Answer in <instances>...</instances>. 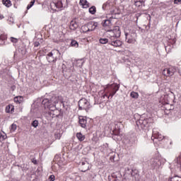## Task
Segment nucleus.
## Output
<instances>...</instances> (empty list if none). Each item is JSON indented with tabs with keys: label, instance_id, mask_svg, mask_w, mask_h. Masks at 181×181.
Segmentation results:
<instances>
[{
	"label": "nucleus",
	"instance_id": "nucleus-16",
	"mask_svg": "<svg viewBox=\"0 0 181 181\" xmlns=\"http://www.w3.org/2000/svg\"><path fill=\"white\" fill-rule=\"evenodd\" d=\"M124 176H126V177H128V176L132 177V176H134V170L129 168H126L124 170Z\"/></svg>",
	"mask_w": 181,
	"mask_h": 181
},
{
	"label": "nucleus",
	"instance_id": "nucleus-11",
	"mask_svg": "<svg viewBox=\"0 0 181 181\" xmlns=\"http://www.w3.org/2000/svg\"><path fill=\"white\" fill-rule=\"evenodd\" d=\"M88 30L89 32H93V30H95L97 26H98V23L90 21L87 23Z\"/></svg>",
	"mask_w": 181,
	"mask_h": 181
},
{
	"label": "nucleus",
	"instance_id": "nucleus-22",
	"mask_svg": "<svg viewBox=\"0 0 181 181\" xmlns=\"http://www.w3.org/2000/svg\"><path fill=\"white\" fill-rule=\"evenodd\" d=\"M52 5L56 6L58 9H62V8H63V2H62V1H59L57 3H52Z\"/></svg>",
	"mask_w": 181,
	"mask_h": 181
},
{
	"label": "nucleus",
	"instance_id": "nucleus-21",
	"mask_svg": "<svg viewBox=\"0 0 181 181\" xmlns=\"http://www.w3.org/2000/svg\"><path fill=\"white\" fill-rule=\"evenodd\" d=\"M7 37L5 34H2L0 32V45H5V40H6Z\"/></svg>",
	"mask_w": 181,
	"mask_h": 181
},
{
	"label": "nucleus",
	"instance_id": "nucleus-8",
	"mask_svg": "<svg viewBox=\"0 0 181 181\" xmlns=\"http://www.w3.org/2000/svg\"><path fill=\"white\" fill-rule=\"evenodd\" d=\"M165 136L158 132L156 129H153V135L151 136V139L154 144H158V142L163 141Z\"/></svg>",
	"mask_w": 181,
	"mask_h": 181
},
{
	"label": "nucleus",
	"instance_id": "nucleus-26",
	"mask_svg": "<svg viewBox=\"0 0 181 181\" xmlns=\"http://www.w3.org/2000/svg\"><path fill=\"white\" fill-rule=\"evenodd\" d=\"M2 3L4 6H6V8L12 6V3L11 2V0H3Z\"/></svg>",
	"mask_w": 181,
	"mask_h": 181
},
{
	"label": "nucleus",
	"instance_id": "nucleus-10",
	"mask_svg": "<svg viewBox=\"0 0 181 181\" xmlns=\"http://www.w3.org/2000/svg\"><path fill=\"white\" fill-rule=\"evenodd\" d=\"M107 32H111L113 35L110 37L118 38L121 36V30L119 26H116L113 30H107Z\"/></svg>",
	"mask_w": 181,
	"mask_h": 181
},
{
	"label": "nucleus",
	"instance_id": "nucleus-53",
	"mask_svg": "<svg viewBox=\"0 0 181 181\" xmlns=\"http://www.w3.org/2000/svg\"><path fill=\"white\" fill-rule=\"evenodd\" d=\"M4 18H5L4 15L0 14V21H1V19H4Z\"/></svg>",
	"mask_w": 181,
	"mask_h": 181
},
{
	"label": "nucleus",
	"instance_id": "nucleus-36",
	"mask_svg": "<svg viewBox=\"0 0 181 181\" xmlns=\"http://www.w3.org/2000/svg\"><path fill=\"white\" fill-rule=\"evenodd\" d=\"M170 107H172V105L167 104L164 108H165V114H168V111H170L172 110V108H170Z\"/></svg>",
	"mask_w": 181,
	"mask_h": 181
},
{
	"label": "nucleus",
	"instance_id": "nucleus-40",
	"mask_svg": "<svg viewBox=\"0 0 181 181\" xmlns=\"http://www.w3.org/2000/svg\"><path fill=\"white\" fill-rule=\"evenodd\" d=\"M167 73L168 74V77H172V76H173V73L172 72L170 68H167Z\"/></svg>",
	"mask_w": 181,
	"mask_h": 181
},
{
	"label": "nucleus",
	"instance_id": "nucleus-23",
	"mask_svg": "<svg viewBox=\"0 0 181 181\" xmlns=\"http://www.w3.org/2000/svg\"><path fill=\"white\" fill-rule=\"evenodd\" d=\"M99 43L101 45H107V43H108V45H110V40H108V38H100Z\"/></svg>",
	"mask_w": 181,
	"mask_h": 181
},
{
	"label": "nucleus",
	"instance_id": "nucleus-38",
	"mask_svg": "<svg viewBox=\"0 0 181 181\" xmlns=\"http://www.w3.org/2000/svg\"><path fill=\"white\" fill-rule=\"evenodd\" d=\"M32 127H33L34 128H37L38 125H39V121L37 120H34L32 123H31Z\"/></svg>",
	"mask_w": 181,
	"mask_h": 181
},
{
	"label": "nucleus",
	"instance_id": "nucleus-37",
	"mask_svg": "<svg viewBox=\"0 0 181 181\" xmlns=\"http://www.w3.org/2000/svg\"><path fill=\"white\" fill-rule=\"evenodd\" d=\"M14 101H15V103H18V104H21V103L22 102V97H21V96L15 97Z\"/></svg>",
	"mask_w": 181,
	"mask_h": 181
},
{
	"label": "nucleus",
	"instance_id": "nucleus-18",
	"mask_svg": "<svg viewBox=\"0 0 181 181\" xmlns=\"http://www.w3.org/2000/svg\"><path fill=\"white\" fill-rule=\"evenodd\" d=\"M69 28H70L71 30H76V29H77L78 28V24L75 21H72L70 23Z\"/></svg>",
	"mask_w": 181,
	"mask_h": 181
},
{
	"label": "nucleus",
	"instance_id": "nucleus-35",
	"mask_svg": "<svg viewBox=\"0 0 181 181\" xmlns=\"http://www.w3.org/2000/svg\"><path fill=\"white\" fill-rule=\"evenodd\" d=\"M170 69H171L173 74H175L176 71H179V68L177 66H170Z\"/></svg>",
	"mask_w": 181,
	"mask_h": 181
},
{
	"label": "nucleus",
	"instance_id": "nucleus-56",
	"mask_svg": "<svg viewBox=\"0 0 181 181\" xmlns=\"http://www.w3.org/2000/svg\"><path fill=\"white\" fill-rule=\"evenodd\" d=\"M172 16H175V14H173Z\"/></svg>",
	"mask_w": 181,
	"mask_h": 181
},
{
	"label": "nucleus",
	"instance_id": "nucleus-44",
	"mask_svg": "<svg viewBox=\"0 0 181 181\" xmlns=\"http://www.w3.org/2000/svg\"><path fill=\"white\" fill-rule=\"evenodd\" d=\"M19 52H20L22 54H26V49H19Z\"/></svg>",
	"mask_w": 181,
	"mask_h": 181
},
{
	"label": "nucleus",
	"instance_id": "nucleus-55",
	"mask_svg": "<svg viewBox=\"0 0 181 181\" xmlns=\"http://www.w3.org/2000/svg\"><path fill=\"white\" fill-rule=\"evenodd\" d=\"M168 15H170V13L168 12Z\"/></svg>",
	"mask_w": 181,
	"mask_h": 181
},
{
	"label": "nucleus",
	"instance_id": "nucleus-29",
	"mask_svg": "<svg viewBox=\"0 0 181 181\" xmlns=\"http://www.w3.org/2000/svg\"><path fill=\"white\" fill-rule=\"evenodd\" d=\"M7 138L6 134L0 133V142H4L5 139Z\"/></svg>",
	"mask_w": 181,
	"mask_h": 181
},
{
	"label": "nucleus",
	"instance_id": "nucleus-47",
	"mask_svg": "<svg viewBox=\"0 0 181 181\" xmlns=\"http://www.w3.org/2000/svg\"><path fill=\"white\" fill-rule=\"evenodd\" d=\"M32 163H34V165H37V160H36L35 158L32 159Z\"/></svg>",
	"mask_w": 181,
	"mask_h": 181
},
{
	"label": "nucleus",
	"instance_id": "nucleus-49",
	"mask_svg": "<svg viewBox=\"0 0 181 181\" xmlns=\"http://www.w3.org/2000/svg\"><path fill=\"white\" fill-rule=\"evenodd\" d=\"M30 5H31V6H33V5H35V0H32V1L30 2Z\"/></svg>",
	"mask_w": 181,
	"mask_h": 181
},
{
	"label": "nucleus",
	"instance_id": "nucleus-13",
	"mask_svg": "<svg viewBox=\"0 0 181 181\" xmlns=\"http://www.w3.org/2000/svg\"><path fill=\"white\" fill-rule=\"evenodd\" d=\"M81 172H87L90 169V163L86 160L81 162Z\"/></svg>",
	"mask_w": 181,
	"mask_h": 181
},
{
	"label": "nucleus",
	"instance_id": "nucleus-43",
	"mask_svg": "<svg viewBox=\"0 0 181 181\" xmlns=\"http://www.w3.org/2000/svg\"><path fill=\"white\" fill-rule=\"evenodd\" d=\"M56 179V177L54 176V175H52L49 177V181H54Z\"/></svg>",
	"mask_w": 181,
	"mask_h": 181
},
{
	"label": "nucleus",
	"instance_id": "nucleus-30",
	"mask_svg": "<svg viewBox=\"0 0 181 181\" xmlns=\"http://www.w3.org/2000/svg\"><path fill=\"white\" fill-rule=\"evenodd\" d=\"M136 137H132V138H131L128 141H127V144H129V145H134V144H135V142H136Z\"/></svg>",
	"mask_w": 181,
	"mask_h": 181
},
{
	"label": "nucleus",
	"instance_id": "nucleus-41",
	"mask_svg": "<svg viewBox=\"0 0 181 181\" xmlns=\"http://www.w3.org/2000/svg\"><path fill=\"white\" fill-rule=\"evenodd\" d=\"M163 76H165L166 77H168V68H165L163 70Z\"/></svg>",
	"mask_w": 181,
	"mask_h": 181
},
{
	"label": "nucleus",
	"instance_id": "nucleus-32",
	"mask_svg": "<svg viewBox=\"0 0 181 181\" xmlns=\"http://www.w3.org/2000/svg\"><path fill=\"white\" fill-rule=\"evenodd\" d=\"M81 30L83 33H87L88 32H90V30H88V27L87 24L81 27Z\"/></svg>",
	"mask_w": 181,
	"mask_h": 181
},
{
	"label": "nucleus",
	"instance_id": "nucleus-5",
	"mask_svg": "<svg viewBox=\"0 0 181 181\" xmlns=\"http://www.w3.org/2000/svg\"><path fill=\"white\" fill-rule=\"evenodd\" d=\"M78 105V110L80 111L85 110L86 112H88L90 108H91V104L90 103V101L84 98L79 100Z\"/></svg>",
	"mask_w": 181,
	"mask_h": 181
},
{
	"label": "nucleus",
	"instance_id": "nucleus-20",
	"mask_svg": "<svg viewBox=\"0 0 181 181\" xmlns=\"http://www.w3.org/2000/svg\"><path fill=\"white\" fill-rule=\"evenodd\" d=\"M80 5L83 6V8H87L90 7V3L87 1V0H80Z\"/></svg>",
	"mask_w": 181,
	"mask_h": 181
},
{
	"label": "nucleus",
	"instance_id": "nucleus-24",
	"mask_svg": "<svg viewBox=\"0 0 181 181\" xmlns=\"http://www.w3.org/2000/svg\"><path fill=\"white\" fill-rule=\"evenodd\" d=\"M84 59H78L76 60V66L81 68L83 67V64H84Z\"/></svg>",
	"mask_w": 181,
	"mask_h": 181
},
{
	"label": "nucleus",
	"instance_id": "nucleus-34",
	"mask_svg": "<svg viewBox=\"0 0 181 181\" xmlns=\"http://www.w3.org/2000/svg\"><path fill=\"white\" fill-rule=\"evenodd\" d=\"M130 97H132V98H138V97H139V94H138L136 92L132 91L130 93Z\"/></svg>",
	"mask_w": 181,
	"mask_h": 181
},
{
	"label": "nucleus",
	"instance_id": "nucleus-15",
	"mask_svg": "<svg viewBox=\"0 0 181 181\" xmlns=\"http://www.w3.org/2000/svg\"><path fill=\"white\" fill-rule=\"evenodd\" d=\"M133 4L137 8H141L142 6H145V1L144 0H133Z\"/></svg>",
	"mask_w": 181,
	"mask_h": 181
},
{
	"label": "nucleus",
	"instance_id": "nucleus-17",
	"mask_svg": "<svg viewBox=\"0 0 181 181\" xmlns=\"http://www.w3.org/2000/svg\"><path fill=\"white\" fill-rule=\"evenodd\" d=\"M57 109L55 107L54 110H49L47 114L51 118L59 117V115L56 114Z\"/></svg>",
	"mask_w": 181,
	"mask_h": 181
},
{
	"label": "nucleus",
	"instance_id": "nucleus-48",
	"mask_svg": "<svg viewBox=\"0 0 181 181\" xmlns=\"http://www.w3.org/2000/svg\"><path fill=\"white\" fill-rule=\"evenodd\" d=\"M174 4H181V0H174Z\"/></svg>",
	"mask_w": 181,
	"mask_h": 181
},
{
	"label": "nucleus",
	"instance_id": "nucleus-2",
	"mask_svg": "<svg viewBox=\"0 0 181 181\" xmlns=\"http://www.w3.org/2000/svg\"><path fill=\"white\" fill-rule=\"evenodd\" d=\"M124 35L127 43L134 44L136 42V30L133 28L124 29Z\"/></svg>",
	"mask_w": 181,
	"mask_h": 181
},
{
	"label": "nucleus",
	"instance_id": "nucleus-14",
	"mask_svg": "<svg viewBox=\"0 0 181 181\" xmlns=\"http://www.w3.org/2000/svg\"><path fill=\"white\" fill-rule=\"evenodd\" d=\"M79 125L81 127V128H86L87 127V117L80 116Z\"/></svg>",
	"mask_w": 181,
	"mask_h": 181
},
{
	"label": "nucleus",
	"instance_id": "nucleus-28",
	"mask_svg": "<svg viewBox=\"0 0 181 181\" xmlns=\"http://www.w3.org/2000/svg\"><path fill=\"white\" fill-rule=\"evenodd\" d=\"M95 12H97V8H95V6H91L89 8V13L91 15H95Z\"/></svg>",
	"mask_w": 181,
	"mask_h": 181
},
{
	"label": "nucleus",
	"instance_id": "nucleus-7",
	"mask_svg": "<svg viewBox=\"0 0 181 181\" xmlns=\"http://www.w3.org/2000/svg\"><path fill=\"white\" fill-rule=\"evenodd\" d=\"M60 56V52L57 49H54L47 54V59L49 63H56L57 58Z\"/></svg>",
	"mask_w": 181,
	"mask_h": 181
},
{
	"label": "nucleus",
	"instance_id": "nucleus-52",
	"mask_svg": "<svg viewBox=\"0 0 181 181\" xmlns=\"http://www.w3.org/2000/svg\"><path fill=\"white\" fill-rule=\"evenodd\" d=\"M30 8H32V5L28 4V5L27 6V9L29 10V9H30Z\"/></svg>",
	"mask_w": 181,
	"mask_h": 181
},
{
	"label": "nucleus",
	"instance_id": "nucleus-25",
	"mask_svg": "<svg viewBox=\"0 0 181 181\" xmlns=\"http://www.w3.org/2000/svg\"><path fill=\"white\" fill-rule=\"evenodd\" d=\"M76 138H78V141L81 142L86 139V136L83 135L81 132L76 134Z\"/></svg>",
	"mask_w": 181,
	"mask_h": 181
},
{
	"label": "nucleus",
	"instance_id": "nucleus-33",
	"mask_svg": "<svg viewBox=\"0 0 181 181\" xmlns=\"http://www.w3.org/2000/svg\"><path fill=\"white\" fill-rule=\"evenodd\" d=\"M103 11H107L110 8V3L108 1H107L106 3H105L103 5Z\"/></svg>",
	"mask_w": 181,
	"mask_h": 181
},
{
	"label": "nucleus",
	"instance_id": "nucleus-51",
	"mask_svg": "<svg viewBox=\"0 0 181 181\" xmlns=\"http://www.w3.org/2000/svg\"><path fill=\"white\" fill-rule=\"evenodd\" d=\"M64 67H66V65L63 64L62 65V73H64V71H66V70L64 69Z\"/></svg>",
	"mask_w": 181,
	"mask_h": 181
},
{
	"label": "nucleus",
	"instance_id": "nucleus-54",
	"mask_svg": "<svg viewBox=\"0 0 181 181\" xmlns=\"http://www.w3.org/2000/svg\"><path fill=\"white\" fill-rule=\"evenodd\" d=\"M115 136H117V135L113 136V138H115Z\"/></svg>",
	"mask_w": 181,
	"mask_h": 181
},
{
	"label": "nucleus",
	"instance_id": "nucleus-3",
	"mask_svg": "<svg viewBox=\"0 0 181 181\" xmlns=\"http://www.w3.org/2000/svg\"><path fill=\"white\" fill-rule=\"evenodd\" d=\"M119 90V84L117 83H112L107 85L106 88H105V93L109 94L108 98L111 97L112 98L115 94H117V91Z\"/></svg>",
	"mask_w": 181,
	"mask_h": 181
},
{
	"label": "nucleus",
	"instance_id": "nucleus-1",
	"mask_svg": "<svg viewBox=\"0 0 181 181\" xmlns=\"http://www.w3.org/2000/svg\"><path fill=\"white\" fill-rule=\"evenodd\" d=\"M59 103L64 107V103H63V98L57 95H53L52 96L45 98L42 101V105L45 110H49V111H54L56 110V104Z\"/></svg>",
	"mask_w": 181,
	"mask_h": 181
},
{
	"label": "nucleus",
	"instance_id": "nucleus-9",
	"mask_svg": "<svg viewBox=\"0 0 181 181\" xmlns=\"http://www.w3.org/2000/svg\"><path fill=\"white\" fill-rule=\"evenodd\" d=\"M109 45L113 46V47H121L122 46V41L114 37H110Z\"/></svg>",
	"mask_w": 181,
	"mask_h": 181
},
{
	"label": "nucleus",
	"instance_id": "nucleus-39",
	"mask_svg": "<svg viewBox=\"0 0 181 181\" xmlns=\"http://www.w3.org/2000/svg\"><path fill=\"white\" fill-rule=\"evenodd\" d=\"M172 49H173V45H168L165 46V50L166 52H170V50H172Z\"/></svg>",
	"mask_w": 181,
	"mask_h": 181
},
{
	"label": "nucleus",
	"instance_id": "nucleus-50",
	"mask_svg": "<svg viewBox=\"0 0 181 181\" xmlns=\"http://www.w3.org/2000/svg\"><path fill=\"white\" fill-rule=\"evenodd\" d=\"M105 97H107V98L110 97V95H108V93H106L105 95H103V98H105Z\"/></svg>",
	"mask_w": 181,
	"mask_h": 181
},
{
	"label": "nucleus",
	"instance_id": "nucleus-31",
	"mask_svg": "<svg viewBox=\"0 0 181 181\" xmlns=\"http://www.w3.org/2000/svg\"><path fill=\"white\" fill-rule=\"evenodd\" d=\"M168 181H181V177L176 175L174 177H170Z\"/></svg>",
	"mask_w": 181,
	"mask_h": 181
},
{
	"label": "nucleus",
	"instance_id": "nucleus-46",
	"mask_svg": "<svg viewBox=\"0 0 181 181\" xmlns=\"http://www.w3.org/2000/svg\"><path fill=\"white\" fill-rule=\"evenodd\" d=\"M16 124L11 125V131H16Z\"/></svg>",
	"mask_w": 181,
	"mask_h": 181
},
{
	"label": "nucleus",
	"instance_id": "nucleus-19",
	"mask_svg": "<svg viewBox=\"0 0 181 181\" xmlns=\"http://www.w3.org/2000/svg\"><path fill=\"white\" fill-rule=\"evenodd\" d=\"M15 111V107L12 105H8L6 107V112L7 114L14 112Z\"/></svg>",
	"mask_w": 181,
	"mask_h": 181
},
{
	"label": "nucleus",
	"instance_id": "nucleus-42",
	"mask_svg": "<svg viewBox=\"0 0 181 181\" xmlns=\"http://www.w3.org/2000/svg\"><path fill=\"white\" fill-rule=\"evenodd\" d=\"M10 40H11V42H12L13 43H18V39H16V38H15V37H11L10 38Z\"/></svg>",
	"mask_w": 181,
	"mask_h": 181
},
{
	"label": "nucleus",
	"instance_id": "nucleus-45",
	"mask_svg": "<svg viewBox=\"0 0 181 181\" xmlns=\"http://www.w3.org/2000/svg\"><path fill=\"white\" fill-rule=\"evenodd\" d=\"M40 46V43L39 42H34V47H39Z\"/></svg>",
	"mask_w": 181,
	"mask_h": 181
},
{
	"label": "nucleus",
	"instance_id": "nucleus-4",
	"mask_svg": "<svg viewBox=\"0 0 181 181\" xmlns=\"http://www.w3.org/2000/svg\"><path fill=\"white\" fill-rule=\"evenodd\" d=\"M151 121L152 119L141 117L139 120L136 121V124L139 129H146Z\"/></svg>",
	"mask_w": 181,
	"mask_h": 181
},
{
	"label": "nucleus",
	"instance_id": "nucleus-27",
	"mask_svg": "<svg viewBox=\"0 0 181 181\" xmlns=\"http://www.w3.org/2000/svg\"><path fill=\"white\" fill-rule=\"evenodd\" d=\"M70 46L71 47H78V42H77L76 40H71Z\"/></svg>",
	"mask_w": 181,
	"mask_h": 181
},
{
	"label": "nucleus",
	"instance_id": "nucleus-12",
	"mask_svg": "<svg viewBox=\"0 0 181 181\" xmlns=\"http://www.w3.org/2000/svg\"><path fill=\"white\" fill-rule=\"evenodd\" d=\"M112 20V18H111L109 19L103 20L102 22V26H103V28H106V29H110V28L112 26V23L111 22Z\"/></svg>",
	"mask_w": 181,
	"mask_h": 181
},
{
	"label": "nucleus",
	"instance_id": "nucleus-6",
	"mask_svg": "<svg viewBox=\"0 0 181 181\" xmlns=\"http://www.w3.org/2000/svg\"><path fill=\"white\" fill-rule=\"evenodd\" d=\"M148 167L153 170H159L162 168V160L159 158H151L148 161Z\"/></svg>",
	"mask_w": 181,
	"mask_h": 181
}]
</instances>
